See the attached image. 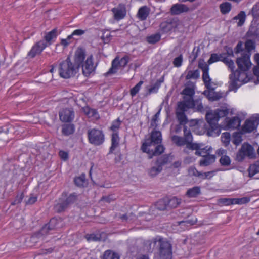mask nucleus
I'll list each match as a JSON object with an SVG mask.
<instances>
[{
    "label": "nucleus",
    "mask_w": 259,
    "mask_h": 259,
    "mask_svg": "<svg viewBox=\"0 0 259 259\" xmlns=\"http://www.w3.org/2000/svg\"><path fill=\"white\" fill-rule=\"evenodd\" d=\"M230 112V109L227 106L222 107L221 109L215 111H210L206 114V119L209 124L210 127L207 133L209 136H218L221 132V128L228 130L230 128H237L240 126L241 123L240 119L235 116L232 118H226L222 127L217 124L220 118L227 115Z\"/></svg>",
    "instance_id": "f257e3e1"
},
{
    "label": "nucleus",
    "mask_w": 259,
    "mask_h": 259,
    "mask_svg": "<svg viewBox=\"0 0 259 259\" xmlns=\"http://www.w3.org/2000/svg\"><path fill=\"white\" fill-rule=\"evenodd\" d=\"M249 52H242L241 56L237 58L236 63L238 69L230 75L229 90L236 92L243 84L247 83L249 78L247 72L251 68L252 63Z\"/></svg>",
    "instance_id": "f03ea898"
},
{
    "label": "nucleus",
    "mask_w": 259,
    "mask_h": 259,
    "mask_svg": "<svg viewBox=\"0 0 259 259\" xmlns=\"http://www.w3.org/2000/svg\"><path fill=\"white\" fill-rule=\"evenodd\" d=\"M190 109H193L195 111L203 112L204 110L202 103V99L199 98L195 100H191L185 97L184 101L178 103L176 115L180 124H185L187 122L185 112Z\"/></svg>",
    "instance_id": "7ed1b4c3"
},
{
    "label": "nucleus",
    "mask_w": 259,
    "mask_h": 259,
    "mask_svg": "<svg viewBox=\"0 0 259 259\" xmlns=\"http://www.w3.org/2000/svg\"><path fill=\"white\" fill-rule=\"evenodd\" d=\"M162 141L161 133L159 131H153L151 134L150 138L146 139L141 146V150L148 154L149 158L151 159L154 156L161 154L164 152V148L159 144Z\"/></svg>",
    "instance_id": "20e7f679"
},
{
    "label": "nucleus",
    "mask_w": 259,
    "mask_h": 259,
    "mask_svg": "<svg viewBox=\"0 0 259 259\" xmlns=\"http://www.w3.org/2000/svg\"><path fill=\"white\" fill-rule=\"evenodd\" d=\"M82 55L79 51H75L74 56V63L70 58H67L59 64V73L60 76L63 78H69L75 76L78 73V65L82 61Z\"/></svg>",
    "instance_id": "39448f33"
},
{
    "label": "nucleus",
    "mask_w": 259,
    "mask_h": 259,
    "mask_svg": "<svg viewBox=\"0 0 259 259\" xmlns=\"http://www.w3.org/2000/svg\"><path fill=\"white\" fill-rule=\"evenodd\" d=\"M148 242L150 249L154 248L156 243H158L160 245L159 254L161 259H171V246L169 242L164 240L160 236L153 238Z\"/></svg>",
    "instance_id": "423d86ee"
},
{
    "label": "nucleus",
    "mask_w": 259,
    "mask_h": 259,
    "mask_svg": "<svg viewBox=\"0 0 259 259\" xmlns=\"http://www.w3.org/2000/svg\"><path fill=\"white\" fill-rule=\"evenodd\" d=\"M76 51L80 52L83 56L82 61L78 65V71L81 67L83 75L86 77L90 76L94 73L96 68V65L94 63L93 56L90 55L86 57L85 51L82 49H78Z\"/></svg>",
    "instance_id": "0eeeda50"
},
{
    "label": "nucleus",
    "mask_w": 259,
    "mask_h": 259,
    "mask_svg": "<svg viewBox=\"0 0 259 259\" xmlns=\"http://www.w3.org/2000/svg\"><path fill=\"white\" fill-rule=\"evenodd\" d=\"M76 200V195L74 194L67 196L66 193H63L59 200V202L55 205V209L58 212L63 211L70 204L73 203Z\"/></svg>",
    "instance_id": "6e6552de"
},
{
    "label": "nucleus",
    "mask_w": 259,
    "mask_h": 259,
    "mask_svg": "<svg viewBox=\"0 0 259 259\" xmlns=\"http://www.w3.org/2000/svg\"><path fill=\"white\" fill-rule=\"evenodd\" d=\"M247 157L253 158L255 157V153L253 147L248 143H244L236 155V159L238 161H242Z\"/></svg>",
    "instance_id": "1a4fd4ad"
},
{
    "label": "nucleus",
    "mask_w": 259,
    "mask_h": 259,
    "mask_svg": "<svg viewBox=\"0 0 259 259\" xmlns=\"http://www.w3.org/2000/svg\"><path fill=\"white\" fill-rule=\"evenodd\" d=\"M88 135L89 141L92 144L100 145L104 141V135L101 130L95 128L89 130Z\"/></svg>",
    "instance_id": "9d476101"
},
{
    "label": "nucleus",
    "mask_w": 259,
    "mask_h": 259,
    "mask_svg": "<svg viewBox=\"0 0 259 259\" xmlns=\"http://www.w3.org/2000/svg\"><path fill=\"white\" fill-rule=\"evenodd\" d=\"M168 157L167 156H162L158 158L152 166L148 170V174L151 177H155L159 174L162 169V166L167 162Z\"/></svg>",
    "instance_id": "9b49d317"
},
{
    "label": "nucleus",
    "mask_w": 259,
    "mask_h": 259,
    "mask_svg": "<svg viewBox=\"0 0 259 259\" xmlns=\"http://www.w3.org/2000/svg\"><path fill=\"white\" fill-rule=\"evenodd\" d=\"M128 62V57L125 56L121 58L120 60L118 58H115L112 62V66L109 71L105 73L106 76L117 72L119 67H125Z\"/></svg>",
    "instance_id": "f8f14e48"
},
{
    "label": "nucleus",
    "mask_w": 259,
    "mask_h": 259,
    "mask_svg": "<svg viewBox=\"0 0 259 259\" xmlns=\"http://www.w3.org/2000/svg\"><path fill=\"white\" fill-rule=\"evenodd\" d=\"M184 137L178 136H173L171 137L172 141L178 146H183L187 143L192 142V136L190 130H187L186 126L184 128Z\"/></svg>",
    "instance_id": "ddd939ff"
},
{
    "label": "nucleus",
    "mask_w": 259,
    "mask_h": 259,
    "mask_svg": "<svg viewBox=\"0 0 259 259\" xmlns=\"http://www.w3.org/2000/svg\"><path fill=\"white\" fill-rule=\"evenodd\" d=\"M181 26L182 23L178 19H174L169 22H163L160 25L161 30L166 33L177 31Z\"/></svg>",
    "instance_id": "4468645a"
},
{
    "label": "nucleus",
    "mask_w": 259,
    "mask_h": 259,
    "mask_svg": "<svg viewBox=\"0 0 259 259\" xmlns=\"http://www.w3.org/2000/svg\"><path fill=\"white\" fill-rule=\"evenodd\" d=\"M47 46L48 45L44 40H40L36 42L28 52V56L30 58H34L36 55L40 54Z\"/></svg>",
    "instance_id": "2eb2a0df"
},
{
    "label": "nucleus",
    "mask_w": 259,
    "mask_h": 259,
    "mask_svg": "<svg viewBox=\"0 0 259 259\" xmlns=\"http://www.w3.org/2000/svg\"><path fill=\"white\" fill-rule=\"evenodd\" d=\"M213 89L207 90L203 92V94L206 96L208 99L211 101H217L222 98L226 96V94L222 92H214Z\"/></svg>",
    "instance_id": "dca6fc26"
},
{
    "label": "nucleus",
    "mask_w": 259,
    "mask_h": 259,
    "mask_svg": "<svg viewBox=\"0 0 259 259\" xmlns=\"http://www.w3.org/2000/svg\"><path fill=\"white\" fill-rule=\"evenodd\" d=\"M59 117L62 122H71L74 117L73 111L72 109H63L59 113Z\"/></svg>",
    "instance_id": "f3484780"
},
{
    "label": "nucleus",
    "mask_w": 259,
    "mask_h": 259,
    "mask_svg": "<svg viewBox=\"0 0 259 259\" xmlns=\"http://www.w3.org/2000/svg\"><path fill=\"white\" fill-rule=\"evenodd\" d=\"M189 8L184 4H176L170 8V13L172 15H179L189 11Z\"/></svg>",
    "instance_id": "a211bd4d"
},
{
    "label": "nucleus",
    "mask_w": 259,
    "mask_h": 259,
    "mask_svg": "<svg viewBox=\"0 0 259 259\" xmlns=\"http://www.w3.org/2000/svg\"><path fill=\"white\" fill-rule=\"evenodd\" d=\"M115 19L119 20L123 19L126 15V9L123 5H119L117 8L112 9Z\"/></svg>",
    "instance_id": "6ab92c4d"
},
{
    "label": "nucleus",
    "mask_w": 259,
    "mask_h": 259,
    "mask_svg": "<svg viewBox=\"0 0 259 259\" xmlns=\"http://www.w3.org/2000/svg\"><path fill=\"white\" fill-rule=\"evenodd\" d=\"M257 126L256 122L251 120H247L243 126L242 131L244 132L250 133L253 131Z\"/></svg>",
    "instance_id": "aec40b11"
},
{
    "label": "nucleus",
    "mask_w": 259,
    "mask_h": 259,
    "mask_svg": "<svg viewBox=\"0 0 259 259\" xmlns=\"http://www.w3.org/2000/svg\"><path fill=\"white\" fill-rule=\"evenodd\" d=\"M197 219L196 218L183 221L178 222V225L180 226V231H184L190 228V227L194 225L196 222Z\"/></svg>",
    "instance_id": "412c9836"
},
{
    "label": "nucleus",
    "mask_w": 259,
    "mask_h": 259,
    "mask_svg": "<svg viewBox=\"0 0 259 259\" xmlns=\"http://www.w3.org/2000/svg\"><path fill=\"white\" fill-rule=\"evenodd\" d=\"M149 9L147 6L141 7L138 12L137 17L141 20H145L149 14Z\"/></svg>",
    "instance_id": "4be33fe9"
},
{
    "label": "nucleus",
    "mask_w": 259,
    "mask_h": 259,
    "mask_svg": "<svg viewBox=\"0 0 259 259\" xmlns=\"http://www.w3.org/2000/svg\"><path fill=\"white\" fill-rule=\"evenodd\" d=\"M215 157L214 155H207L202 157L200 160V165L201 166H207L215 161Z\"/></svg>",
    "instance_id": "5701e85b"
},
{
    "label": "nucleus",
    "mask_w": 259,
    "mask_h": 259,
    "mask_svg": "<svg viewBox=\"0 0 259 259\" xmlns=\"http://www.w3.org/2000/svg\"><path fill=\"white\" fill-rule=\"evenodd\" d=\"M119 137L117 133H113L111 138V146L110 147V152H113L115 149L117 148L119 144Z\"/></svg>",
    "instance_id": "b1692460"
},
{
    "label": "nucleus",
    "mask_w": 259,
    "mask_h": 259,
    "mask_svg": "<svg viewBox=\"0 0 259 259\" xmlns=\"http://www.w3.org/2000/svg\"><path fill=\"white\" fill-rule=\"evenodd\" d=\"M57 220L55 218H52L51 219L50 222L44 226L41 230V233L42 234H45L49 230L54 229L56 226Z\"/></svg>",
    "instance_id": "393cba45"
},
{
    "label": "nucleus",
    "mask_w": 259,
    "mask_h": 259,
    "mask_svg": "<svg viewBox=\"0 0 259 259\" xmlns=\"http://www.w3.org/2000/svg\"><path fill=\"white\" fill-rule=\"evenodd\" d=\"M202 79L205 86L208 90L213 89V87L212 86V82L211 81V79L209 75V71L204 72L203 73Z\"/></svg>",
    "instance_id": "a878e982"
},
{
    "label": "nucleus",
    "mask_w": 259,
    "mask_h": 259,
    "mask_svg": "<svg viewBox=\"0 0 259 259\" xmlns=\"http://www.w3.org/2000/svg\"><path fill=\"white\" fill-rule=\"evenodd\" d=\"M84 114L89 118L97 119L99 117V114L95 109H91L89 107H85L82 109Z\"/></svg>",
    "instance_id": "bb28decb"
},
{
    "label": "nucleus",
    "mask_w": 259,
    "mask_h": 259,
    "mask_svg": "<svg viewBox=\"0 0 259 259\" xmlns=\"http://www.w3.org/2000/svg\"><path fill=\"white\" fill-rule=\"evenodd\" d=\"M57 36V30L56 29H54L51 31L49 32L45 36V39L46 41V43L48 45V46L51 45L52 44V40L53 39L56 38Z\"/></svg>",
    "instance_id": "cd10ccee"
},
{
    "label": "nucleus",
    "mask_w": 259,
    "mask_h": 259,
    "mask_svg": "<svg viewBox=\"0 0 259 259\" xmlns=\"http://www.w3.org/2000/svg\"><path fill=\"white\" fill-rule=\"evenodd\" d=\"M249 176L252 177L259 173V161H256L251 164L248 168Z\"/></svg>",
    "instance_id": "c85d7f7f"
},
{
    "label": "nucleus",
    "mask_w": 259,
    "mask_h": 259,
    "mask_svg": "<svg viewBox=\"0 0 259 259\" xmlns=\"http://www.w3.org/2000/svg\"><path fill=\"white\" fill-rule=\"evenodd\" d=\"M211 150L212 148L210 146L201 147L199 150L196 151L195 154L203 157L207 155H210V153L211 152Z\"/></svg>",
    "instance_id": "c756f323"
},
{
    "label": "nucleus",
    "mask_w": 259,
    "mask_h": 259,
    "mask_svg": "<svg viewBox=\"0 0 259 259\" xmlns=\"http://www.w3.org/2000/svg\"><path fill=\"white\" fill-rule=\"evenodd\" d=\"M224 55L223 54H211L210 58L208 61V64H211L213 63L218 62L219 61H223L224 58Z\"/></svg>",
    "instance_id": "7c9ffc66"
},
{
    "label": "nucleus",
    "mask_w": 259,
    "mask_h": 259,
    "mask_svg": "<svg viewBox=\"0 0 259 259\" xmlns=\"http://www.w3.org/2000/svg\"><path fill=\"white\" fill-rule=\"evenodd\" d=\"M182 94L184 95V97H186L188 99H191V100H194L193 99V96L195 94V91L193 88L190 87H186L183 91H182ZM184 98H183L184 99Z\"/></svg>",
    "instance_id": "2f4dec72"
},
{
    "label": "nucleus",
    "mask_w": 259,
    "mask_h": 259,
    "mask_svg": "<svg viewBox=\"0 0 259 259\" xmlns=\"http://www.w3.org/2000/svg\"><path fill=\"white\" fill-rule=\"evenodd\" d=\"M103 259H119V255L110 250L105 251L103 255Z\"/></svg>",
    "instance_id": "473e14b6"
},
{
    "label": "nucleus",
    "mask_w": 259,
    "mask_h": 259,
    "mask_svg": "<svg viewBox=\"0 0 259 259\" xmlns=\"http://www.w3.org/2000/svg\"><path fill=\"white\" fill-rule=\"evenodd\" d=\"M200 192V190L198 187H194L189 189L187 192V195L189 197H195L198 196Z\"/></svg>",
    "instance_id": "72a5a7b5"
},
{
    "label": "nucleus",
    "mask_w": 259,
    "mask_h": 259,
    "mask_svg": "<svg viewBox=\"0 0 259 259\" xmlns=\"http://www.w3.org/2000/svg\"><path fill=\"white\" fill-rule=\"evenodd\" d=\"M221 12L222 14L228 13L231 9V4L229 2H225L220 5Z\"/></svg>",
    "instance_id": "f704fd0d"
},
{
    "label": "nucleus",
    "mask_w": 259,
    "mask_h": 259,
    "mask_svg": "<svg viewBox=\"0 0 259 259\" xmlns=\"http://www.w3.org/2000/svg\"><path fill=\"white\" fill-rule=\"evenodd\" d=\"M254 59L256 65L253 68V73L254 75L257 77V79L259 80V54H255Z\"/></svg>",
    "instance_id": "c9c22d12"
},
{
    "label": "nucleus",
    "mask_w": 259,
    "mask_h": 259,
    "mask_svg": "<svg viewBox=\"0 0 259 259\" xmlns=\"http://www.w3.org/2000/svg\"><path fill=\"white\" fill-rule=\"evenodd\" d=\"M74 132V127L72 124L65 125L62 127V133L65 135H69Z\"/></svg>",
    "instance_id": "e433bc0d"
},
{
    "label": "nucleus",
    "mask_w": 259,
    "mask_h": 259,
    "mask_svg": "<svg viewBox=\"0 0 259 259\" xmlns=\"http://www.w3.org/2000/svg\"><path fill=\"white\" fill-rule=\"evenodd\" d=\"M250 198L249 197H244L241 198H234L232 200L233 203L234 204H244L250 202Z\"/></svg>",
    "instance_id": "4c0bfd02"
},
{
    "label": "nucleus",
    "mask_w": 259,
    "mask_h": 259,
    "mask_svg": "<svg viewBox=\"0 0 259 259\" xmlns=\"http://www.w3.org/2000/svg\"><path fill=\"white\" fill-rule=\"evenodd\" d=\"M246 15L244 12H240L236 16L234 17V19L238 20V25L239 26H242L245 20Z\"/></svg>",
    "instance_id": "58836bf2"
},
{
    "label": "nucleus",
    "mask_w": 259,
    "mask_h": 259,
    "mask_svg": "<svg viewBox=\"0 0 259 259\" xmlns=\"http://www.w3.org/2000/svg\"><path fill=\"white\" fill-rule=\"evenodd\" d=\"M231 136L230 133L225 132L222 134L221 136V141L225 146L229 145L230 142Z\"/></svg>",
    "instance_id": "ea45409f"
},
{
    "label": "nucleus",
    "mask_w": 259,
    "mask_h": 259,
    "mask_svg": "<svg viewBox=\"0 0 259 259\" xmlns=\"http://www.w3.org/2000/svg\"><path fill=\"white\" fill-rule=\"evenodd\" d=\"M223 62L228 66L229 69L231 70L232 72V74L235 71H234L235 64L233 60L228 58L224 57Z\"/></svg>",
    "instance_id": "a19ab883"
},
{
    "label": "nucleus",
    "mask_w": 259,
    "mask_h": 259,
    "mask_svg": "<svg viewBox=\"0 0 259 259\" xmlns=\"http://www.w3.org/2000/svg\"><path fill=\"white\" fill-rule=\"evenodd\" d=\"M121 125L120 121L118 119L113 121L112 123V125L110 127V130L113 133H117Z\"/></svg>",
    "instance_id": "79ce46f5"
},
{
    "label": "nucleus",
    "mask_w": 259,
    "mask_h": 259,
    "mask_svg": "<svg viewBox=\"0 0 259 259\" xmlns=\"http://www.w3.org/2000/svg\"><path fill=\"white\" fill-rule=\"evenodd\" d=\"M199 71L197 70L189 71L186 75V78L187 79H196L199 77Z\"/></svg>",
    "instance_id": "37998d69"
},
{
    "label": "nucleus",
    "mask_w": 259,
    "mask_h": 259,
    "mask_svg": "<svg viewBox=\"0 0 259 259\" xmlns=\"http://www.w3.org/2000/svg\"><path fill=\"white\" fill-rule=\"evenodd\" d=\"M181 199L174 197L169 200L168 205L171 207L175 208L181 203Z\"/></svg>",
    "instance_id": "c03bdc74"
},
{
    "label": "nucleus",
    "mask_w": 259,
    "mask_h": 259,
    "mask_svg": "<svg viewBox=\"0 0 259 259\" xmlns=\"http://www.w3.org/2000/svg\"><path fill=\"white\" fill-rule=\"evenodd\" d=\"M245 49L246 50L243 51L242 52H249L255 48V45L254 42L251 40H248L246 41Z\"/></svg>",
    "instance_id": "a18cd8bd"
},
{
    "label": "nucleus",
    "mask_w": 259,
    "mask_h": 259,
    "mask_svg": "<svg viewBox=\"0 0 259 259\" xmlns=\"http://www.w3.org/2000/svg\"><path fill=\"white\" fill-rule=\"evenodd\" d=\"M143 83V81H140L131 90L130 94L132 96H135L139 92Z\"/></svg>",
    "instance_id": "49530a36"
},
{
    "label": "nucleus",
    "mask_w": 259,
    "mask_h": 259,
    "mask_svg": "<svg viewBox=\"0 0 259 259\" xmlns=\"http://www.w3.org/2000/svg\"><path fill=\"white\" fill-rule=\"evenodd\" d=\"M202 144L191 143V142L187 143V147L192 150H199L201 147H203Z\"/></svg>",
    "instance_id": "de8ad7c7"
},
{
    "label": "nucleus",
    "mask_w": 259,
    "mask_h": 259,
    "mask_svg": "<svg viewBox=\"0 0 259 259\" xmlns=\"http://www.w3.org/2000/svg\"><path fill=\"white\" fill-rule=\"evenodd\" d=\"M166 201L164 199H161L157 201L155 204V206L158 210H163L166 208Z\"/></svg>",
    "instance_id": "09e8293b"
},
{
    "label": "nucleus",
    "mask_w": 259,
    "mask_h": 259,
    "mask_svg": "<svg viewBox=\"0 0 259 259\" xmlns=\"http://www.w3.org/2000/svg\"><path fill=\"white\" fill-rule=\"evenodd\" d=\"M220 162L221 165L224 166H228L230 164L231 160L230 157L227 155H222L220 159Z\"/></svg>",
    "instance_id": "8fccbe9b"
},
{
    "label": "nucleus",
    "mask_w": 259,
    "mask_h": 259,
    "mask_svg": "<svg viewBox=\"0 0 259 259\" xmlns=\"http://www.w3.org/2000/svg\"><path fill=\"white\" fill-rule=\"evenodd\" d=\"M160 37L159 34H155L148 37L147 41L150 44H155L160 40Z\"/></svg>",
    "instance_id": "3c124183"
},
{
    "label": "nucleus",
    "mask_w": 259,
    "mask_h": 259,
    "mask_svg": "<svg viewBox=\"0 0 259 259\" xmlns=\"http://www.w3.org/2000/svg\"><path fill=\"white\" fill-rule=\"evenodd\" d=\"M242 141V137L240 134L235 133L233 136V143L235 145H238Z\"/></svg>",
    "instance_id": "603ef678"
},
{
    "label": "nucleus",
    "mask_w": 259,
    "mask_h": 259,
    "mask_svg": "<svg viewBox=\"0 0 259 259\" xmlns=\"http://www.w3.org/2000/svg\"><path fill=\"white\" fill-rule=\"evenodd\" d=\"M75 185L79 187L83 186L85 183V176L84 175L77 177L74 179Z\"/></svg>",
    "instance_id": "864d4df0"
},
{
    "label": "nucleus",
    "mask_w": 259,
    "mask_h": 259,
    "mask_svg": "<svg viewBox=\"0 0 259 259\" xmlns=\"http://www.w3.org/2000/svg\"><path fill=\"white\" fill-rule=\"evenodd\" d=\"M217 172V171L213 170L211 171H208L204 173L201 172V179H209L213 177L215 175Z\"/></svg>",
    "instance_id": "5fc2aeb1"
},
{
    "label": "nucleus",
    "mask_w": 259,
    "mask_h": 259,
    "mask_svg": "<svg viewBox=\"0 0 259 259\" xmlns=\"http://www.w3.org/2000/svg\"><path fill=\"white\" fill-rule=\"evenodd\" d=\"M159 112L156 113L153 117L151 122V125L153 127H156L159 122Z\"/></svg>",
    "instance_id": "6e6d98bb"
},
{
    "label": "nucleus",
    "mask_w": 259,
    "mask_h": 259,
    "mask_svg": "<svg viewBox=\"0 0 259 259\" xmlns=\"http://www.w3.org/2000/svg\"><path fill=\"white\" fill-rule=\"evenodd\" d=\"M183 56L180 55L177 57L175 58L173 61V64L176 67H180L182 64Z\"/></svg>",
    "instance_id": "4d7b16f0"
},
{
    "label": "nucleus",
    "mask_w": 259,
    "mask_h": 259,
    "mask_svg": "<svg viewBox=\"0 0 259 259\" xmlns=\"http://www.w3.org/2000/svg\"><path fill=\"white\" fill-rule=\"evenodd\" d=\"M189 175L201 178V172L198 171L195 167H191L188 170Z\"/></svg>",
    "instance_id": "13d9d810"
},
{
    "label": "nucleus",
    "mask_w": 259,
    "mask_h": 259,
    "mask_svg": "<svg viewBox=\"0 0 259 259\" xmlns=\"http://www.w3.org/2000/svg\"><path fill=\"white\" fill-rule=\"evenodd\" d=\"M199 67L202 70L203 73L204 72H208L209 70L208 65L204 61L199 62Z\"/></svg>",
    "instance_id": "bf43d9fd"
},
{
    "label": "nucleus",
    "mask_w": 259,
    "mask_h": 259,
    "mask_svg": "<svg viewBox=\"0 0 259 259\" xmlns=\"http://www.w3.org/2000/svg\"><path fill=\"white\" fill-rule=\"evenodd\" d=\"M85 33V31L82 29H76L74 30L71 35L68 36V39H71L72 36L76 35V36H81L83 35Z\"/></svg>",
    "instance_id": "052dcab7"
},
{
    "label": "nucleus",
    "mask_w": 259,
    "mask_h": 259,
    "mask_svg": "<svg viewBox=\"0 0 259 259\" xmlns=\"http://www.w3.org/2000/svg\"><path fill=\"white\" fill-rule=\"evenodd\" d=\"M102 39L105 44L108 43L111 39V35L109 32H104L102 35Z\"/></svg>",
    "instance_id": "680f3d73"
},
{
    "label": "nucleus",
    "mask_w": 259,
    "mask_h": 259,
    "mask_svg": "<svg viewBox=\"0 0 259 259\" xmlns=\"http://www.w3.org/2000/svg\"><path fill=\"white\" fill-rule=\"evenodd\" d=\"M85 238L89 241H98L99 240V237L94 234H87L85 235Z\"/></svg>",
    "instance_id": "e2e57ef3"
},
{
    "label": "nucleus",
    "mask_w": 259,
    "mask_h": 259,
    "mask_svg": "<svg viewBox=\"0 0 259 259\" xmlns=\"http://www.w3.org/2000/svg\"><path fill=\"white\" fill-rule=\"evenodd\" d=\"M23 198H24V195L22 193H21L19 195H18L17 196V197H16L14 202H13L12 203V204L15 205V204L20 203L22 201Z\"/></svg>",
    "instance_id": "0e129e2a"
},
{
    "label": "nucleus",
    "mask_w": 259,
    "mask_h": 259,
    "mask_svg": "<svg viewBox=\"0 0 259 259\" xmlns=\"http://www.w3.org/2000/svg\"><path fill=\"white\" fill-rule=\"evenodd\" d=\"M59 154L60 158L64 160H66L68 159V153L67 152L61 150L60 151Z\"/></svg>",
    "instance_id": "69168bd1"
},
{
    "label": "nucleus",
    "mask_w": 259,
    "mask_h": 259,
    "mask_svg": "<svg viewBox=\"0 0 259 259\" xmlns=\"http://www.w3.org/2000/svg\"><path fill=\"white\" fill-rule=\"evenodd\" d=\"M234 198H225L223 199L222 200V202L226 205H229L231 204H234V203H232V200Z\"/></svg>",
    "instance_id": "338daca9"
},
{
    "label": "nucleus",
    "mask_w": 259,
    "mask_h": 259,
    "mask_svg": "<svg viewBox=\"0 0 259 259\" xmlns=\"http://www.w3.org/2000/svg\"><path fill=\"white\" fill-rule=\"evenodd\" d=\"M37 197L36 196H31L29 198L27 202V204H32L34 203L37 201Z\"/></svg>",
    "instance_id": "774afa93"
}]
</instances>
